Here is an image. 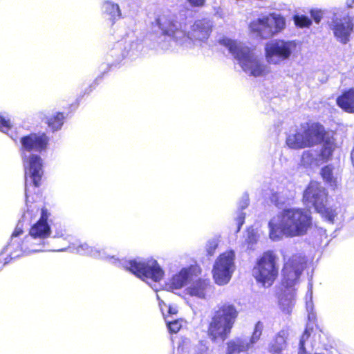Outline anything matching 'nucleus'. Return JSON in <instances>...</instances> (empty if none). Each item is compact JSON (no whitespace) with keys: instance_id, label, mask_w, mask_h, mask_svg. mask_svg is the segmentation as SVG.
<instances>
[{"instance_id":"1","label":"nucleus","mask_w":354,"mask_h":354,"mask_svg":"<svg viewBox=\"0 0 354 354\" xmlns=\"http://www.w3.org/2000/svg\"><path fill=\"white\" fill-rule=\"evenodd\" d=\"M184 11L178 15L167 12L158 16L152 23V28L159 32L157 42L162 49L169 50L174 44L192 48L195 41H206L212 30L213 21L209 19H198L187 30Z\"/></svg>"},{"instance_id":"2","label":"nucleus","mask_w":354,"mask_h":354,"mask_svg":"<svg viewBox=\"0 0 354 354\" xmlns=\"http://www.w3.org/2000/svg\"><path fill=\"white\" fill-rule=\"evenodd\" d=\"M70 252L80 255H88L94 258L106 259L118 268H122L126 270L141 279L142 281L150 279L154 283L152 286L147 282L150 286L157 291L156 283L160 281L164 275V271L156 260L151 259L143 261L140 259H120L115 256L108 255L104 249L92 247L86 243L77 242L68 246Z\"/></svg>"},{"instance_id":"3","label":"nucleus","mask_w":354,"mask_h":354,"mask_svg":"<svg viewBox=\"0 0 354 354\" xmlns=\"http://www.w3.org/2000/svg\"><path fill=\"white\" fill-rule=\"evenodd\" d=\"M21 153L25 169V195L28 196V184L37 187L43 176V161L38 154L31 151L41 153L47 149L49 138L45 133H30L19 138Z\"/></svg>"},{"instance_id":"4","label":"nucleus","mask_w":354,"mask_h":354,"mask_svg":"<svg viewBox=\"0 0 354 354\" xmlns=\"http://www.w3.org/2000/svg\"><path fill=\"white\" fill-rule=\"evenodd\" d=\"M311 224L312 218L305 209L285 208L269 221V236L272 241H278L283 235L288 237L303 236Z\"/></svg>"},{"instance_id":"5","label":"nucleus","mask_w":354,"mask_h":354,"mask_svg":"<svg viewBox=\"0 0 354 354\" xmlns=\"http://www.w3.org/2000/svg\"><path fill=\"white\" fill-rule=\"evenodd\" d=\"M285 263L282 269L281 283L287 289L292 288L299 281L306 266V257L301 254H293ZM279 304L281 310L287 314L292 312L295 306V292L287 290L279 296Z\"/></svg>"},{"instance_id":"6","label":"nucleus","mask_w":354,"mask_h":354,"mask_svg":"<svg viewBox=\"0 0 354 354\" xmlns=\"http://www.w3.org/2000/svg\"><path fill=\"white\" fill-rule=\"evenodd\" d=\"M218 43L228 49L246 73L254 77L266 73L268 67L263 59L256 55L248 46L225 36L218 39Z\"/></svg>"},{"instance_id":"7","label":"nucleus","mask_w":354,"mask_h":354,"mask_svg":"<svg viewBox=\"0 0 354 354\" xmlns=\"http://www.w3.org/2000/svg\"><path fill=\"white\" fill-rule=\"evenodd\" d=\"M238 311L233 304L225 303L218 305L208 328V335L212 341L221 339L224 342L230 335L237 317Z\"/></svg>"},{"instance_id":"8","label":"nucleus","mask_w":354,"mask_h":354,"mask_svg":"<svg viewBox=\"0 0 354 354\" xmlns=\"http://www.w3.org/2000/svg\"><path fill=\"white\" fill-rule=\"evenodd\" d=\"M27 211L24 213L21 218L19 221L17 226L12 232L10 242L6 245L2 252L1 254H7L10 259H15L23 255L30 254L28 250V245L25 243V238L21 240L19 236L24 232V225L28 226L30 225V219L32 217V210L30 208L32 205L28 206V198H26Z\"/></svg>"},{"instance_id":"9","label":"nucleus","mask_w":354,"mask_h":354,"mask_svg":"<svg viewBox=\"0 0 354 354\" xmlns=\"http://www.w3.org/2000/svg\"><path fill=\"white\" fill-rule=\"evenodd\" d=\"M334 37L342 44H347L354 30V17L346 10L334 12L328 21Z\"/></svg>"},{"instance_id":"10","label":"nucleus","mask_w":354,"mask_h":354,"mask_svg":"<svg viewBox=\"0 0 354 354\" xmlns=\"http://www.w3.org/2000/svg\"><path fill=\"white\" fill-rule=\"evenodd\" d=\"M278 273L277 257L272 251L264 252L252 270V274L257 281L262 283L264 287L272 286Z\"/></svg>"},{"instance_id":"11","label":"nucleus","mask_w":354,"mask_h":354,"mask_svg":"<svg viewBox=\"0 0 354 354\" xmlns=\"http://www.w3.org/2000/svg\"><path fill=\"white\" fill-rule=\"evenodd\" d=\"M285 27V18L277 13L263 16L250 24L251 31L262 39L272 37L281 32Z\"/></svg>"},{"instance_id":"12","label":"nucleus","mask_w":354,"mask_h":354,"mask_svg":"<svg viewBox=\"0 0 354 354\" xmlns=\"http://www.w3.org/2000/svg\"><path fill=\"white\" fill-rule=\"evenodd\" d=\"M296 48L295 41L279 39L271 40L265 45L266 61L271 64H279L289 59Z\"/></svg>"},{"instance_id":"13","label":"nucleus","mask_w":354,"mask_h":354,"mask_svg":"<svg viewBox=\"0 0 354 354\" xmlns=\"http://www.w3.org/2000/svg\"><path fill=\"white\" fill-rule=\"evenodd\" d=\"M234 259L235 252L232 250L221 254L216 259L212 270L216 283L223 286L230 281L235 269Z\"/></svg>"},{"instance_id":"14","label":"nucleus","mask_w":354,"mask_h":354,"mask_svg":"<svg viewBox=\"0 0 354 354\" xmlns=\"http://www.w3.org/2000/svg\"><path fill=\"white\" fill-rule=\"evenodd\" d=\"M143 44L141 40L138 38L126 39L124 41L118 42L110 50L109 54V56L111 57L114 59V62L108 64V65H116L126 57L134 59L141 54Z\"/></svg>"},{"instance_id":"15","label":"nucleus","mask_w":354,"mask_h":354,"mask_svg":"<svg viewBox=\"0 0 354 354\" xmlns=\"http://www.w3.org/2000/svg\"><path fill=\"white\" fill-rule=\"evenodd\" d=\"M326 198L325 189L316 183H310L304 192L303 201L309 207L320 209L325 203Z\"/></svg>"},{"instance_id":"16","label":"nucleus","mask_w":354,"mask_h":354,"mask_svg":"<svg viewBox=\"0 0 354 354\" xmlns=\"http://www.w3.org/2000/svg\"><path fill=\"white\" fill-rule=\"evenodd\" d=\"M303 129L309 147L321 143L327 138L324 126L318 122L307 124V127L303 126Z\"/></svg>"},{"instance_id":"17","label":"nucleus","mask_w":354,"mask_h":354,"mask_svg":"<svg viewBox=\"0 0 354 354\" xmlns=\"http://www.w3.org/2000/svg\"><path fill=\"white\" fill-rule=\"evenodd\" d=\"M48 212L46 208L41 209L40 218L29 230V233L32 235H37L40 237L47 239L50 236L51 229L48 223Z\"/></svg>"},{"instance_id":"18","label":"nucleus","mask_w":354,"mask_h":354,"mask_svg":"<svg viewBox=\"0 0 354 354\" xmlns=\"http://www.w3.org/2000/svg\"><path fill=\"white\" fill-rule=\"evenodd\" d=\"M286 144L292 149L309 147L303 127L290 130L286 138Z\"/></svg>"},{"instance_id":"19","label":"nucleus","mask_w":354,"mask_h":354,"mask_svg":"<svg viewBox=\"0 0 354 354\" xmlns=\"http://www.w3.org/2000/svg\"><path fill=\"white\" fill-rule=\"evenodd\" d=\"M25 243L28 245L29 253L42 252L46 250H51L46 239L40 237L37 235H32L28 234L25 237Z\"/></svg>"},{"instance_id":"20","label":"nucleus","mask_w":354,"mask_h":354,"mask_svg":"<svg viewBox=\"0 0 354 354\" xmlns=\"http://www.w3.org/2000/svg\"><path fill=\"white\" fill-rule=\"evenodd\" d=\"M288 332L286 330H281L270 341L268 345V351L271 354H282L287 347V339Z\"/></svg>"},{"instance_id":"21","label":"nucleus","mask_w":354,"mask_h":354,"mask_svg":"<svg viewBox=\"0 0 354 354\" xmlns=\"http://www.w3.org/2000/svg\"><path fill=\"white\" fill-rule=\"evenodd\" d=\"M211 289L210 281L208 279H198L193 281L187 288L188 293L200 299H204L206 293Z\"/></svg>"},{"instance_id":"22","label":"nucleus","mask_w":354,"mask_h":354,"mask_svg":"<svg viewBox=\"0 0 354 354\" xmlns=\"http://www.w3.org/2000/svg\"><path fill=\"white\" fill-rule=\"evenodd\" d=\"M248 337H236L227 343L226 354H239L241 352H246L249 348Z\"/></svg>"},{"instance_id":"23","label":"nucleus","mask_w":354,"mask_h":354,"mask_svg":"<svg viewBox=\"0 0 354 354\" xmlns=\"http://www.w3.org/2000/svg\"><path fill=\"white\" fill-rule=\"evenodd\" d=\"M337 104L344 111L354 113V88L344 92L337 98Z\"/></svg>"},{"instance_id":"24","label":"nucleus","mask_w":354,"mask_h":354,"mask_svg":"<svg viewBox=\"0 0 354 354\" xmlns=\"http://www.w3.org/2000/svg\"><path fill=\"white\" fill-rule=\"evenodd\" d=\"M191 275V272L188 269L183 268L170 279L169 288L172 289H180L187 283Z\"/></svg>"},{"instance_id":"25","label":"nucleus","mask_w":354,"mask_h":354,"mask_svg":"<svg viewBox=\"0 0 354 354\" xmlns=\"http://www.w3.org/2000/svg\"><path fill=\"white\" fill-rule=\"evenodd\" d=\"M248 205L249 196L248 194H244L238 204L237 216L235 218L237 224L236 233L240 231L241 226L245 222V214L243 212V210L247 208Z\"/></svg>"},{"instance_id":"26","label":"nucleus","mask_w":354,"mask_h":354,"mask_svg":"<svg viewBox=\"0 0 354 354\" xmlns=\"http://www.w3.org/2000/svg\"><path fill=\"white\" fill-rule=\"evenodd\" d=\"M322 142L323 144L319 156L323 162H327L333 156L335 147V142L333 139L328 137Z\"/></svg>"},{"instance_id":"27","label":"nucleus","mask_w":354,"mask_h":354,"mask_svg":"<svg viewBox=\"0 0 354 354\" xmlns=\"http://www.w3.org/2000/svg\"><path fill=\"white\" fill-rule=\"evenodd\" d=\"M102 12L104 15L109 17L112 21L119 19L121 16L119 6L113 2L106 1L102 5Z\"/></svg>"},{"instance_id":"28","label":"nucleus","mask_w":354,"mask_h":354,"mask_svg":"<svg viewBox=\"0 0 354 354\" xmlns=\"http://www.w3.org/2000/svg\"><path fill=\"white\" fill-rule=\"evenodd\" d=\"M65 116L62 112H57L56 113L49 116L46 118V123L48 127L53 132L57 131L61 129L64 124Z\"/></svg>"},{"instance_id":"29","label":"nucleus","mask_w":354,"mask_h":354,"mask_svg":"<svg viewBox=\"0 0 354 354\" xmlns=\"http://www.w3.org/2000/svg\"><path fill=\"white\" fill-rule=\"evenodd\" d=\"M12 126L10 122V119L8 116L0 114V131L6 133L15 142H17L19 136L17 133L12 132Z\"/></svg>"},{"instance_id":"30","label":"nucleus","mask_w":354,"mask_h":354,"mask_svg":"<svg viewBox=\"0 0 354 354\" xmlns=\"http://www.w3.org/2000/svg\"><path fill=\"white\" fill-rule=\"evenodd\" d=\"M301 162V165L306 168L318 165V160L315 157V154L310 150L303 152Z\"/></svg>"},{"instance_id":"31","label":"nucleus","mask_w":354,"mask_h":354,"mask_svg":"<svg viewBox=\"0 0 354 354\" xmlns=\"http://www.w3.org/2000/svg\"><path fill=\"white\" fill-rule=\"evenodd\" d=\"M313 354H335L337 350L331 345L325 343L312 344L311 345Z\"/></svg>"},{"instance_id":"32","label":"nucleus","mask_w":354,"mask_h":354,"mask_svg":"<svg viewBox=\"0 0 354 354\" xmlns=\"http://www.w3.org/2000/svg\"><path fill=\"white\" fill-rule=\"evenodd\" d=\"M293 20L296 26L299 28H308L312 24L311 19L306 15H295Z\"/></svg>"},{"instance_id":"33","label":"nucleus","mask_w":354,"mask_h":354,"mask_svg":"<svg viewBox=\"0 0 354 354\" xmlns=\"http://www.w3.org/2000/svg\"><path fill=\"white\" fill-rule=\"evenodd\" d=\"M317 212L322 214L323 217L326 218L330 223H333L336 214L335 211L331 208L326 207L325 205H322V207L320 209H315Z\"/></svg>"},{"instance_id":"34","label":"nucleus","mask_w":354,"mask_h":354,"mask_svg":"<svg viewBox=\"0 0 354 354\" xmlns=\"http://www.w3.org/2000/svg\"><path fill=\"white\" fill-rule=\"evenodd\" d=\"M263 325L260 322H258L254 328V330L252 333V335L250 338L248 337V342L250 344H248V348H250L252 345L257 342L261 335V330H262Z\"/></svg>"},{"instance_id":"35","label":"nucleus","mask_w":354,"mask_h":354,"mask_svg":"<svg viewBox=\"0 0 354 354\" xmlns=\"http://www.w3.org/2000/svg\"><path fill=\"white\" fill-rule=\"evenodd\" d=\"M167 328L171 333H176L181 328V324L177 319L165 318Z\"/></svg>"},{"instance_id":"36","label":"nucleus","mask_w":354,"mask_h":354,"mask_svg":"<svg viewBox=\"0 0 354 354\" xmlns=\"http://www.w3.org/2000/svg\"><path fill=\"white\" fill-rule=\"evenodd\" d=\"M288 197H286L283 194L276 192H273L270 196L271 202L277 207H281L286 201Z\"/></svg>"},{"instance_id":"37","label":"nucleus","mask_w":354,"mask_h":354,"mask_svg":"<svg viewBox=\"0 0 354 354\" xmlns=\"http://www.w3.org/2000/svg\"><path fill=\"white\" fill-rule=\"evenodd\" d=\"M258 239L259 235L257 232L252 227H248L245 241L250 245V248H252V246L257 242Z\"/></svg>"},{"instance_id":"38","label":"nucleus","mask_w":354,"mask_h":354,"mask_svg":"<svg viewBox=\"0 0 354 354\" xmlns=\"http://www.w3.org/2000/svg\"><path fill=\"white\" fill-rule=\"evenodd\" d=\"M217 247L218 242L216 239L209 240L206 244V250L207 254L209 256H212L214 254Z\"/></svg>"},{"instance_id":"39","label":"nucleus","mask_w":354,"mask_h":354,"mask_svg":"<svg viewBox=\"0 0 354 354\" xmlns=\"http://www.w3.org/2000/svg\"><path fill=\"white\" fill-rule=\"evenodd\" d=\"M321 174L324 180L328 183H330L333 180V171L328 166H326L322 169Z\"/></svg>"},{"instance_id":"40","label":"nucleus","mask_w":354,"mask_h":354,"mask_svg":"<svg viewBox=\"0 0 354 354\" xmlns=\"http://www.w3.org/2000/svg\"><path fill=\"white\" fill-rule=\"evenodd\" d=\"M310 15L317 24L320 23L323 17V12L321 10L311 9L310 11Z\"/></svg>"},{"instance_id":"41","label":"nucleus","mask_w":354,"mask_h":354,"mask_svg":"<svg viewBox=\"0 0 354 354\" xmlns=\"http://www.w3.org/2000/svg\"><path fill=\"white\" fill-rule=\"evenodd\" d=\"M308 319L309 322L307 324L305 330L308 328L310 335L313 328V325L315 324L316 319V315L314 311L308 312Z\"/></svg>"},{"instance_id":"42","label":"nucleus","mask_w":354,"mask_h":354,"mask_svg":"<svg viewBox=\"0 0 354 354\" xmlns=\"http://www.w3.org/2000/svg\"><path fill=\"white\" fill-rule=\"evenodd\" d=\"M312 288V285H310V288ZM308 295L310 297V299H309V300H307L306 302V308L307 312H310V311H313V300H312L313 292H312L311 289L308 290V291L306 294V297H308Z\"/></svg>"},{"instance_id":"43","label":"nucleus","mask_w":354,"mask_h":354,"mask_svg":"<svg viewBox=\"0 0 354 354\" xmlns=\"http://www.w3.org/2000/svg\"><path fill=\"white\" fill-rule=\"evenodd\" d=\"M207 347L202 342L198 343L194 348V354H207Z\"/></svg>"},{"instance_id":"44","label":"nucleus","mask_w":354,"mask_h":354,"mask_svg":"<svg viewBox=\"0 0 354 354\" xmlns=\"http://www.w3.org/2000/svg\"><path fill=\"white\" fill-rule=\"evenodd\" d=\"M192 7H202L205 5L206 0H187Z\"/></svg>"},{"instance_id":"45","label":"nucleus","mask_w":354,"mask_h":354,"mask_svg":"<svg viewBox=\"0 0 354 354\" xmlns=\"http://www.w3.org/2000/svg\"><path fill=\"white\" fill-rule=\"evenodd\" d=\"M192 7H202L205 5L206 0H187Z\"/></svg>"},{"instance_id":"46","label":"nucleus","mask_w":354,"mask_h":354,"mask_svg":"<svg viewBox=\"0 0 354 354\" xmlns=\"http://www.w3.org/2000/svg\"><path fill=\"white\" fill-rule=\"evenodd\" d=\"M178 313L177 308L176 306H169L168 308V313L170 315V316H172L174 315H176ZM171 319H173L171 317H170Z\"/></svg>"},{"instance_id":"47","label":"nucleus","mask_w":354,"mask_h":354,"mask_svg":"<svg viewBox=\"0 0 354 354\" xmlns=\"http://www.w3.org/2000/svg\"><path fill=\"white\" fill-rule=\"evenodd\" d=\"M346 6L347 8H351L354 6V0H347L346 1Z\"/></svg>"},{"instance_id":"48","label":"nucleus","mask_w":354,"mask_h":354,"mask_svg":"<svg viewBox=\"0 0 354 354\" xmlns=\"http://www.w3.org/2000/svg\"><path fill=\"white\" fill-rule=\"evenodd\" d=\"M64 235V234L62 232H56L54 237H63Z\"/></svg>"},{"instance_id":"49","label":"nucleus","mask_w":354,"mask_h":354,"mask_svg":"<svg viewBox=\"0 0 354 354\" xmlns=\"http://www.w3.org/2000/svg\"><path fill=\"white\" fill-rule=\"evenodd\" d=\"M66 249L65 248H62V249H58L57 250V251H64Z\"/></svg>"}]
</instances>
